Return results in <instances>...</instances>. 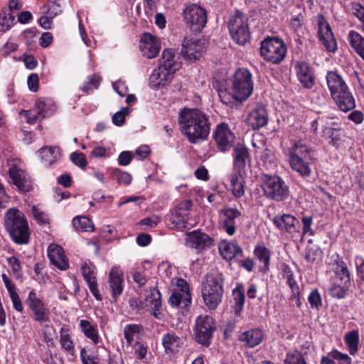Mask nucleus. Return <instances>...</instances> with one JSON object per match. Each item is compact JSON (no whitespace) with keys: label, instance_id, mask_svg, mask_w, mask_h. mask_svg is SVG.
Returning <instances> with one entry per match:
<instances>
[{"label":"nucleus","instance_id":"obj_1","mask_svg":"<svg viewBox=\"0 0 364 364\" xmlns=\"http://www.w3.org/2000/svg\"><path fill=\"white\" fill-rule=\"evenodd\" d=\"M179 125L191 144L205 140L210 130L208 116L198 109L184 108L179 112Z\"/></svg>","mask_w":364,"mask_h":364},{"label":"nucleus","instance_id":"obj_2","mask_svg":"<svg viewBox=\"0 0 364 364\" xmlns=\"http://www.w3.org/2000/svg\"><path fill=\"white\" fill-rule=\"evenodd\" d=\"M312 148L302 141H294L290 147L284 149L291 168L302 177L311 174V164L314 160Z\"/></svg>","mask_w":364,"mask_h":364},{"label":"nucleus","instance_id":"obj_3","mask_svg":"<svg viewBox=\"0 0 364 364\" xmlns=\"http://www.w3.org/2000/svg\"><path fill=\"white\" fill-rule=\"evenodd\" d=\"M223 281V274L220 272L210 273L203 280V299L205 306L210 310L215 309L222 301Z\"/></svg>","mask_w":364,"mask_h":364},{"label":"nucleus","instance_id":"obj_4","mask_svg":"<svg viewBox=\"0 0 364 364\" xmlns=\"http://www.w3.org/2000/svg\"><path fill=\"white\" fill-rule=\"evenodd\" d=\"M4 220L6 229L15 242L18 244L28 242V225L22 212L16 208H11L6 213Z\"/></svg>","mask_w":364,"mask_h":364},{"label":"nucleus","instance_id":"obj_5","mask_svg":"<svg viewBox=\"0 0 364 364\" xmlns=\"http://www.w3.org/2000/svg\"><path fill=\"white\" fill-rule=\"evenodd\" d=\"M4 171L9 176V181L21 191H29L32 185L30 176L24 169L21 160L9 157L4 165Z\"/></svg>","mask_w":364,"mask_h":364},{"label":"nucleus","instance_id":"obj_6","mask_svg":"<svg viewBox=\"0 0 364 364\" xmlns=\"http://www.w3.org/2000/svg\"><path fill=\"white\" fill-rule=\"evenodd\" d=\"M261 187L267 198L277 202L287 200L289 195V186L278 176L264 175Z\"/></svg>","mask_w":364,"mask_h":364},{"label":"nucleus","instance_id":"obj_7","mask_svg":"<svg viewBox=\"0 0 364 364\" xmlns=\"http://www.w3.org/2000/svg\"><path fill=\"white\" fill-rule=\"evenodd\" d=\"M254 83L250 72L245 68L237 69L232 80L231 90L237 102L246 100L252 93Z\"/></svg>","mask_w":364,"mask_h":364},{"label":"nucleus","instance_id":"obj_8","mask_svg":"<svg viewBox=\"0 0 364 364\" xmlns=\"http://www.w3.org/2000/svg\"><path fill=\"white\" fill-rule=\"evenodd\" d=\"M260 53L267 61L277 64L285 58L287 47L279 38H269L262 42Z\"/></svg>","mask_w":364,"mask_h":364},{"label":"nucleus","instance_id":"obj_9","mask_svg":"<svg viewBox=\"0 0 364 364\" xmlns=\"http://www.w3.org/2000/svg\"><path fill=\"white\" fill-rule=\"evenodd\" d=\"M228 28L232 38L239 45H245L249 41L247 18L242 12L237 11L231 16Z\"/></svg>","mask_w":364,"mask_h":364},{"label":"nucleus","instance_id":"obj_10","mask_svg":"<svg viewBox=\"0 0 364 364\" xmlns=\"http://www.w3.org/2000/svg\"><path fill=\"white\" fill-rule=\"evenodd\" d=\"M186 26L193 31H200L206 24L207 14L205 9L193 4L187 6L183 11Z\"/></svg>","mask_w":364,"mask_h":364},{"label":"nucleus","instance_id":"obj_11","mask_svg":"<svg viewBox=\"0 0 364 364\" xmlns=\"http://www.w3.org/2000/svg\"><path fill=\"white\" fill-rule=\"evenodd\" d=\"M26 304L32 312L31 316L34 321L41 323L50 321L49 309L35 289L29 292Z\"/></svg>","mask_w":364,"mask_h":364},{"label":"nucleus","instance_id":"obj_12","mask_svg":"<svg viewBox=\"0 0 364 364\" xmlns=\"http://www.w3.org/2000/svg\"><path fill=\"white\" fill-rule=\"evenodd\" d=\"M191 207L192 203L191 200L182 201L176 206L170 218V220L175 228L182 230L189 225H192L191 223Z\"/></svg>","mask_w":364,"mask_h":364},{"label":"nucleus","instance_id":"obj_13","mask_svg":"<svg viewBox=\"0 0 364 364\" xmlns=\"http://www.w3.org/2000/svg\"><path fill=\"white\" fill-rule=\"evenodd\" d=\"M181 54L186 61L199 60L205 49V41L192 36H186L181 43Z\"/></svg>","mask_w":364,"mask_h":364},{"label":"nucleus","instance_id":"obj_14","mask_svg":"<svg viewBox=\"0 0 364 364\" xmlns=\"http://www.w3.org/2000/svg\"><path fill=\"white\" fill-rule=\"evenodd\" d=\"M215 330V325L211 316L200 315L197 318L195 333L196 339L198 343L208 346Z\"/></svg>","mask_w":364,"mask_h":364},{"label":"nucleus","instance_id":"obj_15","mask_svg":"<svg viewBox=\"0 0 364 364\" xmlns=\"http://www.w3.org/2000/svg\"><path fill=\"white\" fill-rule=\"evenodd\" d=\"M191 294L187 282L181 278L176 282L175 291L171 295L168 301L172 306L185 309L191 304Z\"/></svg>","mask_w":364,"mask_h":364},{"label":"nucleus","instance_id":"obj_16","mask_svg":"<svg viewBox=\"0 0 364 364\" xmlns=\"http://www.w3.org/2000/svg\"><path fill=\"white\" fill-rule=\"evenodd\" d=\"M213 239L206 233L194 230L186 234L185 245L186 247L200 252L213 245Z\"/></svg>","mask_w":364,"mask_h":364},{"label":"nucleus","instance_id":"obj_17","mask_svg":"<svg viewBox=\"0 0 364 364\" xmlns=\"http://www.w3.org/2000/svg\"><path fill=\"white\" fill-rule=\"evenodd\" d=\"M247 173L245 170H233L228 176L229 190L237 198L245 196Z\"/></svg>","mask_w":364,"mask_h":364},{"label":"nucleus","instance_id":"obj_18","mask_svg":"<svg viewBox=\"0 0 364 364\" xmlns=\"http://www.w3.org/2000/svg\"><path fill=\"white\" fill-rule=\"evenodd\" d=\"M318 36L323 46L330 52L336 50L337 44L328 23L323 16H318Z\"/></svg>","mask_w":364,"mask_h":364},{"label":"nucleus","instance_id":"obj_19","mask_svg":"<svg viewBox=\"0 0 364 364\" xmlns=\"http://www.w3.org/2000/svg\"><path fill=\"white\" fill-rule=\"evenodd\" d=\"M241 215L237 208H224L220 210L219 222L221 227L229 235L235 232V220Z\"/></svg>","mask_w":364,"mask_h":364},{"label":"nucleus","instance_id":"obj_20","mask_svg":"<svg viewBox=\"0 0 364 364\" xmlns=\"http://www.w3.org/2000/svg\"><path fill=\"white\" fill-rule=\"evenodd\" d=\"M124 282V272L119 266H114L109 273V287L114 302L123 291Z\"/></svg>","mask_w":364,"mask_h":364},{"label":"nucleus","instance_id":"obj_21","mask_svg":"<svg viewBox=\"0 0 364 364\" xmlns=\"http://www.w3.org/2000/svg\"><path fill=\"white\" fill-rule=\"evenodd\" d=\"M214 138L218 149L222 151L228 150L235 140V135L225 123H220L217 126L214 132Z\"/></svg>","mask_w":364,"mask_h":364},{"label":"nucleus","instance_id":"obj_22","mask_svg":"<svg viewBox=\"0 0 364 364\" xmlns=\"http://www.w3.org/2000/svg\"><path fill=\"white\" fill-rule=\"evenodd\" d=\"M81 271L91 293L97 300L102 301V297L97 288L95 266L90 262H83Z\"/></svg>","mask_w":364,"mask_h":364},{"label":"nucleus","instance_id":"obj_23","mask_svg":"<svg viewBox=\"0 0 364 364\" xmlns=\"http://www.w3.org/2000/svg\"><path fill=\"white\" fill-rule=\"evenodd\" d=\"M184 341V338L174 331L167 332L161 338L164 352L168 355L178 353L183 348Z\"/></svg>","mask_w":364,"mask_h":364},{"label":"nucleus","instance_id":"obj_24","mask_svg":"<svg viewBox=\"0 0 364 364\" xmlns=\"http://www.w3.org/2000/svg\"><path fill=\"white\" fill-rule=\"evenodd\" d=\"M140 50L144 56L155 58L161 48L159 40L150 33H144L140 39Z\"/></svg>","mask_w":364,"mask_h":364},{"label":"nucleus","instance_id":"obj_25","mask_svg":"<svg viewBox=\"0 0 364 364\" xmlns=\"http://www.w3.org/2000/svg\"><path fill=\"white\" fill-rule=\"evenodd\" d=\"M174 73V71L159 65L157 68L154 70L149 77V85L154 89H159L171 80Z\"/></svg>","mask_w":364,"mask_h":364},{"label":"nucleus","instance_id":"obj_26","mask_svg":"<svg viewBox=\"0 0 364 364\" xmlns=\"http://www.w3.org/2000/svg\"><path fill=\"white\" fill-rule=\"evenodd\" d=\"M273 222L282 231H286L291 234L299 232L300 223L296 218L291 215H276Z\"/></svg>","mask_w":364,"mask_h":364},{"label":"nucleus","instance_id":"obj_27","mask_svg":"<svg viewBox=\"0 0 364 364\" xmlns=\"http://www.w3.org/2000/svg\"><path fill=\"white\" fill-rule=\"evenodd\" d=\"M268 115L265 107L263 105H257L247 117V123L253 129H257L267 125Z\"/></svg>","mask_w":364,"mask_h":364},{"label":"nucleus","instance_id":"obj_28","mask_svg":"<svg viewBox=\"0 0 364 364\" xmlns=\"http://www.w3.org/2000/svg\"><path fill=\"white\" fill-rule=\"evenodd\" d=\"M48 256L50 262L60 270L69 267V263L64 255L63 249L55 244H50L48 247Z\"/></svg>","mask_w":364,"mask_h":364},{"label":"nucleus","instance_id":"obj_29","mask_svg":"<svg viewBox=\"0 0 364 364\" xmlns=\"http://www.w3.org/2000/svg\"><path fill=\"white\" fill-rule=\"evenodd\" d=\"M294 70L299 81L305 88H311L314 84V76L310 65L305 62H296Z\"/></svg>","mask_w":364,"mask_h":364},{"label":"nucleus","instance_id":"obj_30","mask_svg":"<svg viewBox=\"0 0 364 364\" xmlns=\"http://www.w3.org/2000/svg\"><path fill=\"white\" fill-rule=\"evenodd\" d=\"M322 117L323 120V124H322L323 136L331 139V143L333 146H337L338 141L341 138L340 134H338L341 127L340 123L328 117Z\"/></svg>","mask_w":364,"mask_h":364},{"label":"nucleus","instance_id":"obj_31","mask_svg":"<svg viewBox=\"0 0 364 364\" xmlns=\"http://www.w3.org/2000/svg\"><path fill=\"white\" fill-rule=\"evenodd\" d=\"M233 170H245V166L251 161L247 149L242 144H237L233 149Z\"/></svg>","mask_w":364,"mask_h":364},{"label":"nucleus","instance_id":"obj_32","mask_svg":"<svg viewBox=\"0 0 364 364\" xmlns=\"http://www.w3.org/2000/svg\"><path fill=\"white\" fill-rule=\"evenodd\" d=\"M326 81L332 98L338 95L341 92L348 90L343 78L333 71H330L327 73Z\"/></svg>","mask_w":364,"mask_h":364},{"label":"nucleus","instance_id":"obj_33","mask_svg":"<svg viewBox=\"0 0 364 364\" xmlns=\"http://www.w3.org/2000/svg\"><path fill=\"white\" fill-rule=\"evenodd\" d=\"M264 338V333L259 328L246 331L240 335L239 340L244 342L246 346L253 348L258 346Z\"/></svg>","mask_w":364,"mask_h":364},{"label":"nucleus","instance_id":"obj_34","mask_svg":"<svg viewBox=\"0 0 364 364\" xmlns=\"http://www.w3.org/2000/svg\"><path fill=\"white\" fill-rule=\"evenodd\" d=\"M219 250L222 257L226 260H232L242 253V250L237 243L226 241L219 245Z\"/></svg>","mask_w":364,"mask_h":364},{"label":"nucleus","instance_id":"obj_35","mask_svg":"<svg viewBox=\"0 0 364 364\" xmlns=\"http://www.w3.org/2000/svg\"><path fill=\"white\" fill-rule=\"evenodd\" d=\"M333 99L338 108L344 112L353 109L355 106V100L349 90L341 92Z\"/></svg>","mask_w":364,"mask_h":364},{"label":"nucleus","instance_id":"obj_36","mask_svg":"<svg viewBox=\"0 0 364 364\" xmlns=\"http://www.w3.org/2000/svg\"><path fill=\"white\" fill-rule=\"evenodd\" d=\"M79 327L85 336L95 344H98L101 341L97 326L92 324L87 320L82 319L80 321Z\"/></svg>","mask_w":364,"mask_h":364},{"label":"nucleus","instance_id":"obj_37","mask_svg":"<svg viewBox=\"0 0 364 364\" xmlns=\"http://www.w3.org/2000/svg\"><path fill=\"white\" fill-rule=\"evenodd\" d=\"M38 152L41 161L46 166L52 165L60 156V150L57 147L45 146Z\"/></svg>","mask_w":364,"mask_h":364},{"label":"nucleus","instance_id":"obj_38","mask_svg":"<svg viewBox=\"0 0 364 364\" xmlns=\"http://www.w3.org/2000/svg\"><path fill=\"white\" fill-rule=\"evenodd\" d=\"M35 106L38 115L42 119L53 114L56 109L51 99H39L36 102Z\"/></svg>","mask_w":364,"mask_h":364},{"label":"nucleus","instance_id":"obj_39","mask_svg":"<svg viewBox=\"0 0 364 364\" xmlns=\"http://www.w3.org/2000/svg\"><path fill=\"white\" fill-rule=\"evenodd\" d=\"M169 70L176 72L180 68V63L178 62L174 53L171 49H165L162 53L160 65Z\"/></svg>","mask_w":364,"mask_h":364},{"label":"nucleus","instance_id":"obj_40","mask_svg":"<svg viewBox=\"0 0 364 364\" xmlns=\"http://www.w3.org/2000/svg\"><path fill=\"white\" fill-rule=\"evenodd\" d=\"M338 260L336 262V267L334 272L336 274L335 281H338L341 283H346V284H350V273L344 263V262L338 258L336 255Z\"/></svg>","mask_w":364,"mask_h":364},{"label":"nucleus","instance_id":"obj_41","mask_svg":"<svg viewBox=\"0 0 364 364\" xmlns=\"http://www.w3.org/2000/svg\"><path fill=\"white\" fill-rule=\"evenodd\" d=\"M351 47L364 60V38L358 32L350 31L348 36Z\"/></svg>","mask_w":364,"mask_h":364},{"label":"nucleus","instance_id":"obj_42","mask_svg":"<svg viewBox=\"0 0 364 364\" xmlns=\"http://www.w3.org/2000/svg\"><path fill=\"white\" fill-rule=\"evenodd\" d=\"M234 299V311L236 314H239L245 304V291L243 286L237 284L236 287L232 291Z\"/></svg>","mask_w":364,"mask_h":364},{"label":"nucleus","instance_id":"obj_43","mask_svg":"<svg viewBox=\"0 0 364 364\" xmlns=\"http://www.w3.org/2000/svg\"><path fill=\"white\" fill-rule=\"evenodd\" d=\"M60 343L61 348L70 354H73L75 346L68 330L61 328L60 331Z\"/></svg>","mask_w":364,"mask_h":364},{"label":"nucleus","instance_id":"obj_44","mask_svg":"<svg viewBox=\"0 0 364 364\" xmlns=\"http://www.w3.org/2000/svg\"><path fill=\"white\" fill-rule=\"evenodd\" d=\"M255 257L259 259L261 263L264 264V268L268 269L270 260V251L264 245H257L254 250Z\"/></svg>","mask_w":364,"mask_h":364},{"label":"nucleus","instance_id":"obj_45","mask_svg":"<svg viewBox=\"0 0 364 364\" xmlns=\"http://www.w3.org/2000/svg\"><path fill=\"white\" fill-rule=\"evenodd\" d=\"M345 342L348 347L349 353L355 355L358 349L359 334L357 331H351L345 336Z\"/></svg>","mask_w":364,"mask_h":364},{"label":"nucleus","instance_id":"obj_46","mask_svg":"<svg viewBox=\"0 0 364 364\" xmlns=\"http://www.w3.org/2000/svg\"><path fill=\"white\" fill-rule=\"evenodd\" d=\"M350 285L334 281L329 288V293L334 298L343 299L346 296Z\"/></svg>","mask_w":364,"mask_h":364},{"label":"nucleus","instance_id":"obj_47","mask_svg":"<svg viewBox=\"0 0 364 364\" xmlns=\"http://www.w3.org/2000/svg\"><path fill=\"white\" fill-rule=\"evenodd\" d=\"M73 226L77 229L86 232L94 230V224L91 220L85 216H77L73 220Z\"/></svg>","mask_w":364,"mask_h":364},{"label":"nucleus","instance_id":"obj_48","mask_svg":"<svg viewBox=\"0 0 364 364\" xmlns=\"http://www.w3.org/2000/svg\"><path fill=\"white\" fill-rule=\"evenodd\" d=\"M14 16L7 9H4L0 13V32L9 31L14 24Z\"/></svg>","mask_w":364,"mask_h":364},{"label":"nucleus","instance_id":"obj_49","mask_svg":"<svg viewBox=\"0 0 364 364\" xmlns=\"http://www.w3.org/2000/svg\"><path fill=\"white\" fill-rule=\"evenodd\" d=\"M143 328L140 325L128 324L124 326V338L128 344H132L134 340L138 337Z\"/></svg>","mask_w":364,"mask_h":364},{"label":"nucleus","instance_id":"obj_50","mask_svg":"<svg viewBox=\"0 0 364 364\" xmlns=\"http://www.w3.org/2000/svg\"><path fill=\"white\" fill-rule=\"evenodd\" d=\"M283 277L287 279V284L290 287L291 292L294 295L298 294L299 288L296 281L294 279V273L288 266H284L283 268Z\"/></svg>","mask_w":364,"mask_h":364},{"label":"nucleus","instance_id":"obj_51","mask_svg":"<svg viewBox=\"0 0 364 364\" xmlns=\"http://www.w3.org/2000/svg\"><path fill=\"white\" fill-rule=\"evenodd\" d=\"M41 9L42 14L50 15L53 18L61 12L60 5L58 3V0H50Z\"/></svg>","mask_w":364,"mask_h":364},{"label":"nucleus","instance_id":"obj_52","mask_svg":"<svg viewBox=\"0 0 364 364\" xmlns=\"http://www.w3.org/2000/svg\"><path fill=\"white\" fill-rule=\"evenodd\" d=\"M218 95L220 101L226 105H232L235 101H237L234 92L231 90L230 91L227 88H220L218 90Z\"/></svg>","mask_w":364,"mask_h":364},{"label":"nucleus","instance_id":"obj_53","mask_svg":"<svg viewBox=\"0 0 364 364\" xmlns=\"http://www.w3.org/2000/svg\"><path fill=\"white\" fill-rule=\"evenodd\" d=\"M112 174L120 184L129 185L132 182V177L128 172L122 171L119 168H114L112 171Z\"/></svg>","mask_w":364,"mask_h":364},{"label":"nucleus","instance_id":"obj_54","mask_svg":"<svg viewBox=\"0 0 364 364\" xmlns=\"http://www.w3.org/2000/svg\"><path fill=\"white\" fill-rule=\"evenodd\" d=\"M308 301L311 309H320L322 306L321 294L317 289L312 290L308 296Z\"/></svg>","mask_w":364,"mask_h":364},{"label":"nucleus","instance_id":"obj_55","mask_svg":"<svg viewBox=\"0 0 364 364\" xmlns=\"http://www.w3.org/2000/svg\"><path fill=\"white\" fill-rule=\"evenodd\" d=\"M284 364H306V363L301 353L292 351L287 354Z\"/></svg>","mask_w":364,"mask_h":364},{"label":"nucleus","instance_id":"obj_56","mask_svg":"<svg viewBox=\"0 0 364 364\" xmlns=\"http://www.w3.org/2000/svg\"><path fill=\"white\" fill-rule=\"evenodd\" d=\"M99 85V77L95 75H91L87 78V82H85L80 89L85 92L89 93L94 89H97Z\"/></svg>","mask_w":364,"mask_h":364},{"label":"nucleus","instance_id":"obj_57","mask_svg":"<svg viewBox=\"0 0 364 364\" xmlns=\"http://www.w3.org/2000/svg\"><path fill=\"white\" fill-rule=\"evenodd\" d=\"M9 265L16 278H20L22 274L21 265L18 259L16 257H10L7 259Z\"/></svg>","mask_w":364,"mask_h":364},{"label":"nucleus","instance_id":"obj_58","mask_svg":"<svg viewBox=\"0 0 364 364\" xmlns=\"http://www.w3.org/2000/svg\"><path fill=\"white\" fill-rule=\"evenodd\" d=\"M21 118L24 119L29 124L35 123L37 119L41 117L38 115L36 107L32 110H21L20 112Z\"/></svg>","mask_w":364,"mask_h":364},{"label":"nucleus","instance_id":"obj_59","mask_svg":"<svg viewBox=\"0 0 364 364\" xmlns=\"http://www.w3.org/2000/svg\"><path fill=\"white\" fill-rule=\"evenodd\" d=\"M129 114L128 107H122L112 117V122L117 126H122L124 123L125 116Z\"/></svg>","mask_w":364,"mask_h":364},{"label":"nucleus","instance_id":"obj_60","mask_svg":"<svg viewBox=\"0 0 364 364\" xmlns=\"http://www.w3.org/2000/svg\"><path fill=\"white\" fill-rule=\"evenodd\" d=\"M32 214L33 218L40 223H48V217L46 213H45L42 210H41L37 206H33L32 208Z\"/></svg>","mask_w":364,"mask_h":364},{"label":"nucleus","instance_id":"obj_61","mask_svg":"<svg viewBox=\"0 0 364 364\" xmlns=\"http://www.w3.org/2000/svg\"><path fill=\"white\" fill-rule=\"evenodd\" d=\"M353 14L361 23V29L364 31V6L360 4H355L352 6Z\"/></svg>","mask_w":364,"mask_h":364},{"label":"nucleus","instance_id":"obj_62","mask_svg":"<svg viewBox=\"0 0 364 364\" xmlns=\"http://www.w3.org/2000/svg\"><path fill=\"white\" fill-rule=\"evenodd\" d=\"M9 296L11 299V301L13 303L14 308L17 311L22 313L23 311V307L21 303V301L20 299V297L18 296V294L16 291V289L11 291L9 292Z\"/></svg>","mask_w":364,"mask_h":364},{"label":"nucleus","instance_id":"obj_63","mask_svg":"<svg viewBox=\"0 0 364 364\" xmlns=\"http://www.w3.org/2000/svg\"><path fill=\"white\" fill-rule=\"evenodd\" d=\"M301 222L303 224V234L309 235H314V231L311 228V225L313 223V217L312 216H304L301 218Z\"/></svg>","mask_w":364,"mask_h":364},{"label":"nucleus","instance_id":"obj_64","mask_svg":"<svg viewBox=\"0 0 364 364\" xmlns=\"http://www.w3.org/2000/svg\"><path fill=\"white\" fill-rule=\"evenodd\" d=\"M80 355L82 364H99L97 360V358L94 355H88L87 350L84 348L80 350Z\"/></svg>","mask_w":364,"mask_h":364}]
</instances>
